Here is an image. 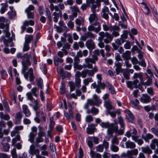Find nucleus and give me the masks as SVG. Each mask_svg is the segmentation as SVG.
I'll return each mask as SVG.
<instances>
[{
    "mask_svg": "<svg viewBox=\"0 0 158 158\" xmlns=\"http://www.w3.org/2000/svg\"><path fill=\"white\" fill-rule=\"evenodd\" d=\"M17 57L19 58H22V64L23 65V69L22 70V73H24L28 69V67L31 65L30 59L31 55L26 53L23 55L21 53H18Z\"/></svg>",
    "mask_w": 158,
    "mask_h": 158,
    "instance_id": "obj_1",
    "label": "nucleus"
},
{
    "mask_svg": "<svg viewBox=\"0 0 158 158\" xmlns=\"http://www.w3.org/2000/svg\"><path fill=\"white\" fill-rule=\"evenodd\" d=\"M100 125L102 128H107V134L108 135L112 136L114 131L117 129L116 126L114 125V123H110L109 122H102Z\"/></svg>",
    "mask_w": 158,
    "mask_h": 158,
    "instance_id": "obj_2",
    "label": "nucleus"
},
{
    "mask_svg": "<svg viewBox=\"0 0 158 158\" xmlns=\"http://www.w3.org/2000/svg\"><path fill=\"white\" fill-rule=\"evenodd\" d=\"M118 118V122L120 125V128L119 130L117 125V123L115 121H114L115 123H114V126H116L117 129L115 131H114V132H115L116 134H118L119 135H122L124 133V123L123 122V118L121 117H119Z\"/></svg>",
    "mask_w": 158,
    "mask_h": 158,
    "instance_id": "obj_3",
    "label": "nucleus"
},
{
    "mask_svg": "<svg viewBox=\"0 0 158 158\" xmlns=\"http://www.w3.org/2000/svg\"><path fill=\"white\" fill-rule=\"evenodd\" d=\"M98 57L93 56L92 58L87 57L85 59V64H83L84 68L88 67L89 69H92L93 68L92 64H95L96 61H97Z\"/></svg>",
    "mask_w": 158,
    "mask_h": 158,
    "instance_id": "obj_4",
    "label": "nucleus"
},
{
    "mask_svg": "<svg viewBox=\"0 0 158 158\" xmlns=\"http://www.w3.org/2000/svg\"><path fill=\"white\" fill-rule=\"evenodd\" d=\"M91 24L92 25L89 26L88 27L89 31H94L96 33H98L100 31L101 27L99 23L96 22Z\"/></svg>",
    "mask_w": 158,
    "mask_h": 158,
    "instance_id": "obj_5",
    "label": "nucleus"
},
{
    "mask_svg": "<svg viewBox=\"0 0 158 158\" xmlns=\"http://www.w3.org/2000/svg\"><path fill=\"white\" fill-rule=\"evenodd\" d=\"M65 6L63 3H60L57 5L54 6L52 3H51L50 5V8L52 11L54 10L56 12H59L61 10L64 8Z\"/></svg>",
    "mask_w": 158,
    "mask_h": 158,
    "instance_id": "obj_6",
    "label": "nucleus"
},
{
    "mask_svg": "<svg viewBox=\"0 0 158 158\" xmlns=\"http://www.w3.org/2000/svg\"><path fill=\"white\" fill-rule=\"evenodd\" d=\"M29 153L32 156L35 155L36 157L40 154V150L36 148L34 144H32L30 146Z\"/></svg>",
    "mask_w": 158,
    "mask_h": 158,
    "instance_id": "obj_7",
    "label": "nucleus"
},
{
    "mask_svg": "<svg viewBox=\"0 0 158 158\" xmlns=\"http://www.w3.org/2000/svg\"><path fill=\"white\" fill-rule=\"evenodd\" d=\"M24 74V77L27 80L28 79V75L29 74V79L31 81H32L34 79V76L33 74V70L32 68H30L28 72L25 73V72L22 73Z\"/></svg>",
    "mask_w": 158,
    "mask_h": 158,
    "instance_id": "obj_8",
    "label": "nucleus"
},
{
    "mask_svg": "<svg viewBox=\"0 0 158 158\" xmlns=\"http://www.w3.org/2000/svg\"><path fill=\"white\" fill-rule=\"evenodd\" d=\"M139 102L137 99H135V101L131 100L130 104L132 107L138 110H140L141 106L139 105Z\"/></svg>",
    "mask_w": 158,
    "mask_h": 158,
    "instance_id": "obj_9",
    "label": "nucleus"
},
{
    "mask_svg": "<svg viewBox=\"0 0 158 158\" xmlns=\"http://www.w3.org/2000/svg\"><path fill=\"white\" fill-rule=\"evenodd\" d=\"M110 31L113 32L112 35L113 36L117 37L119 35L118 31H119L120 28L116 26H110Z\"/></svg>",
    "mask_w": 158,
    "mask_h": 158,
    "instance_id": "obj_10",
    "label": "nucleus"
},
{
    "mask_svg": "<svg viewBox=\"0 0 158 158\" xmlns=\"http://www.w3.org/2000/svg\"><path fill=\"white\" fill-rule=\"evenodd\" d=\"M97 124H91L88 125V127L87 128V132L89 134H94L96 130L95 127Z\"/></svg>",
    "mask_w": 158,
    "mask_h": 158,
    "instance_id": "obj_11",
    "label": "nucleus"
},
{
    "mask_svg": "<svg viewBox=\"0 0 158 158\" xmlns=\"http://www.w3.org/2000/svg\"><path fill=\"white\" fill-rule=\"evenodd\" d=\"M115 66L116 67L115 71L117 74H118L120 73H122L123 69L121 68L122 64L119 62L116 61L115 62Z\"/></svg>",
    "mask_w": 158,
    "mask_h": 158,
    "instance_id": "obj_12",
    "label": "nucleus"
},
{
    "mask_svg": "<svg viewBox=\"0 0 158 158\" xmlns=\"http://www.w3.org/2000/svg\"><path fill=\"white\" fill-rule=\"evenodd\" d=\"M85 45L89 49L93 50L95 48V45L94 42L91 39L89 40L86 42Z\"/></svg>",
    "mask_w": 158,
    "mask_h": 158,
    "instance_id": "obj_13",
    "label": "nucleus"
},
{
    "mask_svg": "<svg viewBox=\"0 0 158 158\" xmlns=\"http://www.w3.org/2000/svg\"><path fill=\"white\" fill-rule=\"evenodd\" d=\"M139 83V81L137 79H136L133 82L129 81L127 82V87L131 89H132L133 88H135L136 86V84Z\"/></svg>",
    "mask_w": 158,
    "mask_h": 158,
    "instance_id": "obj_14",
    "label": "nucleus"
},
{
    "mask_svg": "<svg viewBox=\"0 0 158 158\" xmlns=\"http://www.w3.org/2000/svg\"><path fill=\"white\" fill-rule=\"evenodd\" d=\"M140 102L143 103H148L151 100L150 97L147 94H143L139 99Z\"/></svg>",
    "mask_w": 158,
    "mask_h": 158,
    "instance_id": "obj_15",
    "label": "nucleus"
},
{
    "mask_svg": "<svg viewBox=\"0 0 158 158\" xmlns=\"http://www.w3.org/2000/svg\"><path fill=\"white\" fill-rule=\"evenodd\" d=\"M22 110L23 112L26 117H28L30 116L31 113L26 105H23Z\"/></svg>",
    "mask_w": 158,
    "mask_h": 158,
    "instance_id": "obj_16",
    "label": "nucleus"
},
{
    "mask_svg": "<svg viewBox=\"0 0 158 158\" xmlns=\"http://www.w3.org/2000/svg\"><path fill=\"white\" fill-rule=\"evenodd\" d=\"M125 112L129 116L127 118L128 121L131 123L133 122L135 120V117L132 113L127 109L125 110Z\"/></svg>",
    "mask_w": 158,
    "mask_h": 158,
    "instance_id": "obj_17",
    "label": "nucleus"
},
{
    "mask_svg": "<svg viewBox=\"0 0 158 158\" xmlns=\"http://www.w3.org/2000/svg\"><path fill=\"white\" fill-rule=\"evenodd\" d=\"M89 19L91 23H93L95 22H97L98 18L96 13H93L92 14H90Z\"/></svg>",
    "mask_w": 158,
    "mask_h": 158,
    "instance_id": "obj_18",
    "label": "nucleus"
},
{
    "mask_svg": "<svg viewBox=\"0 0 158 158\" xmlns=\"http://www.w3.org/2000/svg\"><path fill=\"white\" fill-rule=\"evenodd\" d=\"M104 106L106 107L107 111L113 110L114 108L112 105L111 102L109 100L104 101Z\"/></svg>",
    "mask_w": 158,
    "mask_h": 158,
    "instance_id": "obj_19",
    "label": "nucleus"
},
{
    "mask_svg": "<svg viewBox=\"0 0 158 158\" xmlns=\"http://www.w3.org/2000/svg\"><path fill=\"white\" fill-rule=\"evenodd\" d=\"M22 117V114L21 112L17 113L15 117V123L16 124H20Z\"/></svg>",
    "mask_w": 158,
    "mask_h": 158,
    "instance_id": "obj_20",
    "label": "nucleus"
},
{
    "mask_svg": "<svg viewBox=\"0 0 158 158\" xmlns=\"http://www.w3.org/2000/svg\"><path fill=\"white\" fill-rule=\"evenodd\" d=\"M10 11H9L7 13L8 15V17L10 19H12L14 18L16 15L15 11L13 10L14 7L12 6L9 7Z\"/></svg>",
    "mask_w": 158,
    "mask_h": 158,
    "instance_id": "obj_21",
    "label": "nucleus"
},
{
    "mask_svg": "<svg viewBox=\"0 0 158 158\" xmlns=\"http://www.w3.org/2000/svg\"><path fill=\"white\" fill-rule=\"evenodd\" d=\"M106 38L103 39L105 43L106 44L109 43L111 42L113 39V36L111 34L108 32H106Z\"/></svg>",
    "mask_w": 158,
    "mask_h": 158,
    "instance_id": "obj_22",
    "label": "nucleus"
},
{
    "mask_svg": "<svg viewBox=\"0 0 158 158\" xmlns=\"http://www.w3.org/2000/svg\"><path fill=\"white\" fill-rule=\"evenodd\" d=\"M131 52L129 51H126L122 55V57L125 60H127L131 58Z\"/></svg>",
    "mask_w": 158,
    "mask_h": 158,
    "instance_id": "obj_23",
    "label": "nucleus"
},
{
    "mask_svg": "<svg viewBox=\"0 0 158 158\" xmlns=\"http://www.w3.org/2000/svg\"><path fill=\"white\" fill-rule=\"evenodd\" d=\"M53 14L54 16L53 17V21L55 22L56 23L58 22L59 16L62 15V12L61 11H59V12H58L55 11L53 13Z\"/></svg>",
    "mask_w": 158,
    "mask_h": 158,
    "instance_id": "obj_24",
    "label": "nucleus"
},
{
    "mask_svg": "<svg viewBox=\"0 0 158 158\" xmlns=\"http://www.w3.org/2000/svg\"><path fill=\"white\" fill-rule=\"evenodd\" d=\"M93 100L94 101V103L96 106H98L102 103V102L99 97L96 94H94L93 95Z\"/></svg>",
    "mask_w": 158,
    "mask_h": 158,
    "instance_id": "obj_25",
    "label": "nucleus"
},
{
    "mask_svg": "<svg viewBox=\"0 0 158 158\" xmlns=\"http://www.w3.org/2000/svg\"><path fill=\"white\" fill-rule=\"evenodd\" d=\"M1 5L2 6L0 10V13L2 14H3L5 13L7 9L8 5L7 3V2L5 3H2Z\"/></svg>",
    "mask_w": 158,
    "mask_h": 158,
    "instance_id": "obj_26",
    "label": "nucleus"
},
{
    "mask_svg": "<svg viewBox=\"0 0 158 158\" xmlns=\"http://www.w3.org/2000/svg\"><path fill=\"white\" fill-rule=\"evenodd\" d=\"M99 112V110L97 108L94 106L91 109L88 110L86 111L87 114L92 113L94 115H96L98 114Z\"/></svg>",
    "mask_w": 158,
    "mask_h": 158,
    "instance_id": "obj_27",
    "label": "nucleus"
},
{
    "mask_svg": "<svg viewBox=\"0 0 158 158\" xmlns=\"http://www.w3.org/2000/svg\"><path fill=\"white\" fill-rule=\"evenodd\" d=\"M126 148H127L133 149L135 147L136 145L134 143L130 141H128L125 143Z\"/></svg>",
    "mask_w": 158,
    "mask_h": 158,
    "instance_id": "obj_28",
    "label": "nucleus"
},
{
    "mask_svg": "<svg viewBox=\"0 0 158 158\" xmlns=\"http://www.w3.org/2000/svg\"><path fill=\"white\" fill-rule=\"evenodd\" d=\"M0 28L3 29V31H8L9 29V24L8 23H0Z\"/></svg>",
    "mask_w": 158,
    "mask_h": 158,
    "instance_id": "obj_29",
    "label": "nucleus"
},
{
    "mask_svg": "<svg viewBox=\"0 0 158 158\" xmlns=\"http://www.w3.org/2000/svg\"><path fill=\"white\" fill-rule=\"evenodd\" d=\"M90 154L92 158H102L101 155L98 153L91 150Z\"/></svg>",
    "mask_w": 158,
    "mask_h": 158,
    "instance_id": "obj_30",
    "label": "nucleus"
},
{
    "mask_svg": "<svg viewBox=\"0 0 158 158\" xmlns=\"http://www.w3.org/2000/svg\"><path fill=\"white\" fill-rule=\"evenodd\" d=\"M34 104L32 105L30 104V105L32 106L34 110L35 111L37 114H38V110L39 109V107L38 106V102L37 100H34Z\"/></svg>",
    "mask_w": 158,
    "mask_h": 158,
    "instance_id": "obj_31",
    "label": "nucleus"
},
{
    "mask_svg": "<svg viewBox=\"0 0 158 158\" xmlns=\"http://www.w3.org/2000/svg\"><path fill=\"white\" fill-rule=\"evenodd\" d=\"M1 40L3 41L5 46L6 47H8L9 46L8 44L10 43L12 41L11 39L9 38L8 39H6L4 36L2 37Z\"/></svg>",
    "mask_w": 158,
    "mask_h": 158,
    "instance_id": "obj_32",
    "label": "nucleus"
},
{
    "mask_svg": "<svg viewBox=\"0 0 158 158\" xmlns=\"http://www.w3.org/2000/svg\"><path fill=\"white\" fill-rule=\"evenodd\" d=\"M50 124L49 125V130L48 132H51L53 130V126L55 124V123L54 121L53 118L52 117L50 119Z\"/></svg>",
    "mask_w": 158,
    "mask_h": 158,
    "instance_id": "obj_33",
    "label": "nucleus"
},
{
    "mask_svg": "<svg viewBox=\"0 0 158 158\" xmlns=\"http://www.w3.org/2000/svg\"><path fill=\"white\" fill-rule=\"evenodd\" d=\"M36 135V134L35 133H34L33 132H30L29 135V139L28 140L32 143H34V138Z\"/></svg>",
    "mask_w": 158,
    "mask_h": 158,
    "instance_id": "obj_34",
    "label": "nucleus"
},
{
    "mask_svg": "<svg viewBox=\"0 0 158 158\" xmlns=\"http://www.w3.org/2000/svg\"><path fill=\"white\" fill-rule=\"evenodd\" d=\"M142 151L144 153L150 154L152 153V151L148 146L141 148Z\"/></svg>",
    "mask_w": 158,
    "mask_h": 158,
    "instance_id": "obj_35",
    "label": "nucleus"
},
{
    "mask_svg": "<svg viewBox=\"0 0 158 158\" xmlns=\"http://www.w3.org/2000/svg\"><path fill=\"white\" fill-rule=\"evenodd\" d=\"M69 114L67 112H64V116L67 119H70L71 118H73V112L71 109L69 111Z\"/></svg>",
    "mask_w": 158,
    "mask_h": 158,
    "instance_id": "obj_36",
    "label": "nucleus"
},
{
    "mask_svg": "<svg viewBox=\"0 0 158 158\" xmlns=\"http://www.w3.org/2000/svg\"><path fill=\"white\" fill-rule=\"evenodd\" d=\"M36 82L37 85L41 89H43V81L41 78L37 79L36 80Z\"/></svg>",
    "mask_w": 158,
    "mask_h": 158,
    "instance_id": "obj_37",
    "label": "nucleus"
},
{
    "mask_svg": "<svg viewBox=\"0 0 158 158\" xmlns=\"http://www.w3.org/2000/svg\"><path fill=\"white\" fill-rule=\"evenodd\" d=\"M133 77L134 78H139L140 80V83L141 84L143 82V75L142 73H134V74Z\"/></svg>",
    "mask_w": 158,
    "mask_h": 158,
    "instance_id": "obj_38",
    "label": "nucleus"
},
{
    "mask_svg": "<svg viewBox=\"0 0 158 158\" xmlns=\"http://www.w3.org/2000/svg\"><path fill=\"white\" fill-rule=\"evenodd\" d=\"M2 144L3 145V151L5 152H8L10 148V145L9 144L7 143H4L3 142L2 143Z\"/></svg>",
    "mask_w": 158,
    "mask_h": 158,
    "instance_id": "obj_39",
    "label": "nucleus"
},
{
    "mask_svg": "<svg viewBox=\"0 0 158 158\" xmlns=\"http://www.w3.org/2000/svg\"><path fill=\"white\" fill-rule=\"evenodd\" d=\"M139 136L137 137H134L133 136L132 137V139L135 142H137L139 145H141L143 143V140L141 139H138Z\"/></svg>",
    "mask_w": 158,
    "mask_h": 158,
    "instance_id": "obj_40",
    "label": "nucleus"
},
{
    "mask_svg": "<svg viewBox=\"0 0 158 158\" xmlns=\"http://www.w3.org/2000/svg\"><path fill=\"white\" fill-rule=\"evenodd\" d=\"M0 117L2 119H4L6 120H8L10 118V117L9 115L6 114L4 115L3 112H0Z\"/></svg>",
    "mask_w": 158,
    "mask_h": 158,
    "instance_id": "obj_41",
    "label": "nucleus"
},
{
    "mask_svg": "<svg viewBox=\"0 0 158 158\" xmlns=\"http://www.w3.org/2000/svg\"><path fill=\"white\" fill-rule=\"evenodd\" d=\"M153 137V136L152 135L148 133L145 136L143 137V138L146 141H148L149 139H152Z\"/></svg>",
    "mask_w": 158,
    "mask_h": 158,
    "instance_id": "obj_42",
    "label": "nucleus"
},
{
    "mask_svg": "<svg viewBox=\"0 0 158 158\" xmlns=\"http://www.w3.org/2000/svg\"><path fill=\"white\" fill-rule=\"evenodd\" d=\"M33 36L31 35H26L25 38V43L29 44L33 40Z\"/></svg>",
    "mask_w": 158,
    "mask_h": 158,
    "instance_id": "obj_43",
    "label": "nucleus"
},
{
    "mask_svg": "<svg viewBox=\"0 0 158 158\" xmlns=\"http://www.w3.org/2000/svg\"><path fill=\"white\" fill-rule=\"evenodd\" d=\"M44 141V139L40 137H37L35 138V143L37 146H39L38 143Z\"/></svg>",
    "mask_w": 158,
    "mask_h": 158,
    "instance_id": "obj_44",
    "label": "nucleus"
},
{
    "mask_svg": "<svg viewBox=\"0 0 158 158\" xmlns=\"http://www.w3.org/2000/svg\"><path fill=\"white\" fill-rule=\"evenodd\" d=\"M63 35L65 37H68V40L70 43H72L73 42V40L72 39V36L70 34H66L65 33H64Z\"/></svg>",
    "mask_w": 158,
    "mask_h": 158,
    "instance_id": "obj_45",
    "label": "nucleus"
},
{
    "mask_svg": "<svg viewBox=\"0 0 158 158\" xmlns=\"http://www.w3.org/2000/svg\"><path fill=\"white\" fill-rule=\"evenodd\" d=\"M110 47L108 45H106L105 46V49L106 50V55L107 56H111V54L109 52V51L110 50Z\"/></svg>",
    "mask_w": 158,
    "mask_h": 158,
    "instance_id": "obj_46",
    "label": "nucleus"
},
{
    "mask_svg": "<svg viewBox=\"0 0 158 158\" xmlns=\"http://www.w3.org/2000/svg\"><path fill=\"white\" fill-rule=\"evenodd\" d=\"M152 143L150 144V147L152 149H155L156 148V144H157L158 141L157 139H154L152 141Z\"/></svg>",
    "mask_w": 158,
    "mask_h": 158,
    "instance_id": "obj_47",
    "label": "nucleus"
},
{
    "mask_svg": "<svg viewBox=\"0 0 158 158\" xmlns=\"http://www.w3.org/2000/svg\"><path fill=\"white\" fill-rule=\"evenodd\" d=\"M75 85L76 87L79 88L81 86V79L80 78H75Z\"/></svg>",
    "mask_w": 158,
    "mask_h": 158,
    "instance_id": "obj_48",
    "label": "nucleus"
},
{
    "mask_svg": "<svg viewBox=\"0 0 158 158\" xmlns=\"http://www.w3.org/2000/svg\"><path fill=\"white\" fill-rule=\"evenodd\" d=\"M92 82V78H88L85 79L83 80V82L84 84V85L85 86L88 85L90 82Z\"/></svg>",
    "mask_w": 158,
    "mask_h": 158,
    "instance_id": "obj_49",
    "label": "nucleus"
},
{
    "mask_svg": "<svg viewBox=\"0 0 158 158\" xmlns=\"http://www.w3.org/2000/svg\"><path fill=\"white\" fill-rule=\"evenodd\" d=\"M69 85L70 87V90L71 91H74L76 87L75 85H74V82L73 81H70L69 82Z\"/></svg>",
    "mask_w": 158,
    "mask_h": 158,
    "instance_id": "obj_50",
    "label": "nucleus"
},
{
    "mask_svg": "<svg viewBox=\"0 0 158 158\" xmlns=\"http://www.w3.org/2000/svg\"><path fill=\"white\" fill-rule=\"evenodd\" d=\"M76 23L79 26L82 24L84 23L83 19L81 18H79L75 20Z\"/></svg>",
    "mask_w": 158,
    "mask_h": 158,
    "instance_id": "obj_51",
    "label": "nucleus"
},
{
    "mask_svg": "<svg viewBox=\"0 0 158 158\" xmlns=\"http://www.w3.org/2000/svg\"><path fill=\"white\" fill-rule=\"evenodd\" d=\"M58 24L59 25V27L63 28L66 31H68V28L66 26H64L65 24L63 21H60L59 22Z\"/></svg>",
    "mask_w": 158,
    "mask_h": 158,
    "instance_id": "obj_52",
    "label": "nucleus"
},
{
    "mask_svg": "<svg viewBox=\"0 0 158 158\" xmlns=\"http://www.w3.org/2000/svg\"><path fill=\"white\" fill-rule=\"evenodd\" d=\"M110 149L112 151L117 152L118 151L119 148L118 147L113 144H112L110 146Z\"/></svg>",
    "mask_w": 158,
    "mask_h": 158,
    "instance_id": "obj_53",
    "label": "nucleus"
},
{
    "mask_svg": "<svg viewBox=\"0 0 158 158\" xmlns=\"http://www.w3.org/2000/svg\"><path fill=\"white\" fill-rule=\"evenodd\" d=\"M89 139L92 140L93 142L96 144H97L99 143V139L97 137L93 136L89 137Z\"/></svg>",
    "mask_w": 158,
    "mask_h": 158,
    "instance_id": "obj_54",
    "label": "nucleus"
},
{
    "mask_svg": "<svg viewBox=\"0 0 158 158\" xmlns=\"http://www.w3.org/2000/svg\"><path fill=\"white\" fill-rule=\"evenodd\" d=\"M38 91V89L36 87L32 88L31 90V93L34 96L37 97V95L36 94V92Z\"/></svg>",
    "mask_w": 158,
    "mask_h": 158,
    "instance_id": "obj_55",
    "label": "nucleus"
},
{
    "mask_svg": "<svg viewBox=\"0 0 158 158\" xmlns=\"http://www.w3.org/2000/svg\"><path fill=\"white\" fill-rule=\"evenodd\" d=\"M11 153L13 158H17L18 156L15 148L13 149L11 151Z\"/></svg>",
    "mask_w": 158,
    "mask_h": 158,
    "instance_id": "obj_56",
    "label": "nucleus"
},
{
    "mask_svg": "<svg viewBox=\"0 0 158 158\" xmlns=\"http://www.w3.org/2000/svg\"><path fill=\"white\" fill-rule=\"evenodd\" d=\"M93 120V118L92 116L89 115L85 117V121L87 123H89Z\"/></svg>",
    "mask_w": 158,
    "mask_h": 158,
    "instance_id": "obj_57",
    "label": "nucleus"
},
{
    "mask_svg": "<svg viewBox=\"0 0 158 158\" xmlns=\"http://www.w3.org/2000/svg\"><path fill=\"white\" fill-rule=\"evenodd\" d=\"M85 34L87 38H90L91 39H94L95 37L94 34L90 32H88Z\"/></svg>",
    "mask_w": 158,
    "mask_h": 158,
    "instance_id": "obj_58",
    "label": "nucleus"
},
{
    "mask_svg": "<svg viewBox=\"0 0 158 158\" xmlns=\"http://www.w3.org/2000/svg\"><path fill=\"white\" fill-rule=\"evenodd\" d=\"M24 25H26L27 26H28L29 25L33 26L34 24V22L32 20H30L29 21H25L24 22Z\"/></svg>",
    "mask_w": 158,
    "mask_h": 158,
    "instance_id": "obj_59",
    "label": "nucleus"
},
{
    "mask_svg": "<svg viewBox=\"0 0 158 158\" xmlns=\"http://www.w3.org/2000/svg\"><path fill=\"white\" fill-rule=\"evenodd\" d=\"M96 150L97 152H102L103 150V147L102 144L98 145L96 148Z\"/></svg>",
    "mask_w": 158,
    "mask_h": 158,
    "instance_id": "obj_60",
    "label": "nucleus"
},
{
    "mask_svg": "<svg viewBox=\"0 0 158 158\" xmlns=\"http://www.w3.org/2000/svg\"><path fill=\"white\" fill-rule=\"evenodd\" d=\"M30 48L29 45V44L24 42V47L23 49V51L25 52L28 51Z\"/></svg>",
    "mask_w": 158,
    "mask_h": 158,
    "instance_id": "obj_61",
    "label": "nucleus"
},
{
    "mask_svg": "<svg viewBox=\"0 0 158 158\" xmlns=\"http://www.w3.org/2000/svg\"><path fill=\"white\" fill-rule=\"evenodd\" d=\"M1 73L2 78L4 79L5 77L7 76V74L6 71L4 69H2L1 71Z\"/></svg>",
    "mask_w": 158,
    "mask_h": 158,
    "instance_id": "obj_62",
    "label": "nucleus"
},
{
    "mask_svg": "<svg viewBox=\"0 0 158 158\" xmlns=\"http://www.w3.org/2000/svg\"><path fill=\"white\" fill-rule=\"evenodd\" d=\"M97 86L100 88L101 89H104L105 87V85L104 83H102L100 81H98V85Z\"/></svg>",
    "mask_w": 158,
    "mask_h": 158,
    "instance_id": "obj_63",
    "label": "nucleus"
},
{
    "mask_svg": "<svg viewBox=\"0 0 158 158\" xmlns=\"http://www.w3.org/2000/svg\"><path fill=\"white\" fill-rule=\"evenodd\" d=\"M115 59L117 62L119 61H122L123 59L121 58L120 54L118 53H116L115 54Z\"/></svg>",
    "mask_w": 158,
    "mask_h": 158,
    "instance_id": "obj_64",
    "label": "nucleus"
}]
</instances>
